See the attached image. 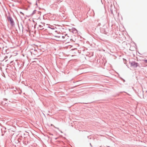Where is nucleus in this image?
Masks as SVG:
<instances>
[{
    "mask_svg": "<svg viewBox=\"0 0 147 147\" xmlns=\"http://www.w3.org/2000/svg\"><path fill=\"white\" fill-rule=\"evenodd\" d=\"M61 37L63 39V40H63L64 41H68L70 39L68 36L66 34V35H65V36H62Z\"/></svg>",
    "mask_w": 147,
    "mask_h": 147,
    "instance_id": "nucleus-1",
    "label": "nucleus"
},
{
    "mask_svg": "<svg viewBox=\"0 0 147 147\" xmlns=\"http://www.w3.org/2000/svg\"><path fill=\"white\" fill-rule=\"evenodd\" d=\"M20 13H22V14H23L22 12H20Z\"/></svg>",
    "mask_w": 147,
    "mask_h": 147,
    "instance_id": "nucleus-6",
    "label": "nucleus"
},
{
    "mask_svg": "<svg viewBox=\"0 0 147 147\" xmlns=\"http://www.w3.org/2000/svg\"><path fill=\"white\" fill-rule=\"evenodd\" d=\"M145 62L147 63V60H145Z\"/></svg>",
    "mask_w": 147,
    "mask_h": 147,
    "instance_id": "nucleus-5",
    "label": "nucleus"
},
{
    "mask_svg": "<svg viewBox=\"0 0 147 147\" xmlns=\"http://www.w3.org/2000/svg\"><path fill=\"white\" fill-rule=\"evenodd\" d=\"M44 24L42 22L39 23L38 25V28L40 30H42L44 29L43 26Z\"/></svg>",
    "mask_w": 147,
    "mask_h": 147,
    "instance_id": "nucleus-2",
    "label": "nucleus"
},
{
    "mask_svg": "<svg viewBox=\"0 0 147 147\" xmlns=\"http://www.w3.org/2000/svg\"><path fill=\"white\" fill-rule=\"evenodd\" d=\"M131 65L134 67H136L138 66V63L134 62H132L131 63Z\"/></svg>",
    "mask_w": 147,
    "mask_h": 147,
    "instance_id": "nucleus-3",
    "label": "nucleus"
},
{
    "mask_svg": "<svg viewBox=\"0 0 147 147\" xmlns=\"http://www.w3.org/2000/svg\"><path fill=\"white\" fill-rule=\"evenodd\" d=\"M9 19L11 22H13L12 19L11 18H9Z\"/></svg>",
    "mask_w": 147,
    "mask_h": 147,
    "instance_id": "nucleus-4",
    "label": "nucleus"
}]
</instances>
